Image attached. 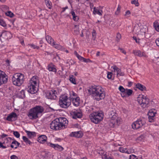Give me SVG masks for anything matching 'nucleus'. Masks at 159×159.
<instances>
[{"label":"nucleus","mask_w":159,"mask_h":159,"mask_svg":"<svg viewBox=\"0 0 159 159\" xmlns=\"http://www.w3.org/2000/svg\"><path fill=\"white\" fill-rule=\"evenodd\" d=\"M90 95L94 100L97 101L103 99L105 93L102 88L99 85H94L90 87Z\"/></svg>","instance_id":"obj_1"},{"label":"nucleus","mask_w":159,"mask_h":159,"mask_svg":"<svg viewBox=\"0 0 159 159\" xmlns=\"http://www.w3.org/2000/svg\"><path fill=\"white\" fill-rule=\"evenodd\" d=\"M68 121L65 118L60 117L52 121L50 124L51 129L56 130L64 129L66 127Z\"/></svg>","instance_id":"obj_2"},{"label":"nucleus","mask_w":159,"mask_h":159,"mask_svg":"<svg viewBox=\"0 0 159 159\" xmlns=\"http://www.w3.org/2000/svg\"><path fill=\"white\" fill-rule=\"evenodd\" d=\"M43 111L44 108L43 107L36 106L30 110L28 116L31 120L36 119L39 117V115L41 114Z\"/></svg>","instance_id":"obj_3"},{"label":"nucleus","mask_w":159,"mask_h":159,"mask_svg":"<svg viewBox=\"0 0 159 159\" xmlns=\"http://www.w3.org/2000/svg\"><path fill=\"white\" fill-rule=\"evenodd\" d=\"M109 118L110 119L109 125L111 127L114 128L116 125H118L120 123L119 118H117V116L115 112L111 111L108 114Z\"/></svg>","instance_id":"obj_4"},{"label":"nucleus","mask_w":159,"mask_h":159,"mask_svg":"<svg viewBox=\"0 0 159 159\" xmlns=\"http://www.w3.org/2000/svg\"><path fill=\"white\" fill-rule=\"evenodd\" d=\"M12 80L14 85L19 86L24 83L25 80L24 76L20 73H15L13 75Z\"/></svg>","instance_id":"obj_5"},{"label":"nucleus","mask_w":159,"mask_h":159,"mask_svg":"<svg viewBox=\"0 0 159 159\" xmlns=\"http://www.w3.org/2000/svg\"><path fill=\"white\" fill-rule=\"evenodd\" d=\"M59 104L60 106L63 108L68 107L71 104V99L65 95H62L59 100Z\"/></svg>","instance_id":"obj_6"},{"label":"nucleus","mask_w":159,"mask_h":159,"mask_svg":"<svg viewBox=\"0 0 159 159\" xmlns=\"http://www.w3.org/2000/svg\"><path fill=\"white\" fill-rule=\"evenodd\" d=\"M103 115L102 113L94 112L91 113L90 115V119L91 121L97 124L103 119Z\"/></svg>","instance_id":"obj_7"},{"label":"nucleus","mask_w":159,"mask_h":159,"mask_svg":"<svg viewBox=\"0 0 159 159\" xmlns=\"http://www.w3.org/2000/svg\"><path fill=\"white\" fill-rule=\"evenodd\" d=\"M138 102L141 107L144 108L149 103V99L145 96L142 95H140L137 98Z\"/></svg>","instance_id":"obj_8"},{"label":"nucleus","mask_w":159,"mask_h":159,"mask_svg":"<svg viewBox=\"0 0 159 159\" xmlns=\"http://www.w3.org/2000/svg\"><path fill=\"white\" fill-rule=\"evenodd\" d=\"M145 124V121L144 119H139L132 124V127L134 129H138L142 127Z\"/></svg>","instance_id":"obj_9"},{"label":"nucleus","mask_w":159,"mask_h":159,"mask_svg":"<svg viewBox=\"0 0 159 159\" xmlns=\"http://www.w3.org/2000/svg\"><path fill=\"white\" fill-rule=\"evenodd\" d=\"M70 113L72 117L75 119L81 118L82 116V112L80 109L73 110Z\"/></svg>","instance_id":"obj_10"},{"label":"nucleus","mask_w":159,"mask_h":159,"mask_svg":"<svg viewBox=\"0 0 159 159\" xmlns=\"http://www.w3.org/2000/svg\"><path fill=\"white\" fill-rule=\"evenodd\" d=\"M57 91L52 89L47 93L46 96L47 98L51 99H55L57 98Z\"/></svg>","instance_id":"obj_11"},{"label":"nucleus","mask_w":159,"mask_h":159,"mask_svg":"<svg viewBox=\"0 0 159 159\" xmlns=\"http://www.w3.org/2000/svg\"><path fill=\"white\" fill-rule=\"evenodd\" d=\"M8 76L5 73L0 70V85L7 81Z\"/></svg>","instance_id":"obj_12"},{"label":"nucleus","mask_w":159,"mask_h":159,"mask_svg":"<svg viewBox=\"0 0 159 159\" xmlns=\"http://www.w3.org/2000/svg\"><path fill=\"white\" fill-rule=\"evenodd\" d=\"M112 68V71L113 72L114 74H116L117 76H123L124 75V73L122 72L121 70L116 66H114L111 67Z\"/></svg>","instance_id":"obj_13"},{"label":"nucleus","mask_w":159,"mask_h":159,"mask_svg":"<svg viewBox=\"0 0 159 159\" xmlns=\"http://www.w3.org/2000/svg\"><path fill=\"white\" fill-rule=\"evenodd\" d=\"M47 143L48 146L54 148V149L57 150L62 151L64 149L62 147L58 144H55L50 142H47Z\"/></svg>","instance_id":"obj_14"},{"label":"nucleus","mask_w":159,"mask_h":159,"mask_svg":"<svg viewBox=\"0 0 159 159\" xmlns=\"http://www.w3.org/2000/svg\"><path fill=\"white\" fill-rule=\"evenodd\" d=\"M27 91L31 94H33L37 91V87L33 85L28 84Z\"/></svg>","instance_id":"obj_15"},{"label":"nucleus","mask_w":159,"mask_h":159,"mask_svg":"<svg viewBox=\"0 0 159 159\" xmlns=\"http://www.w3.org/2000/svg\"><path fill=\"white\" fill-rule=\"evenodd\" d=\"M39 82L38 77L36 76H34L32 78L28 84L37 87Z\"/></svg>","instance_id":"obj_16"},{"label":"nucleus","mask_w":159,"mask_h":159,"mask_svg":"<svg viewBox=\"0 0 159 159\" xmlns=\"http://www.w3.org/2000/svg\"><path fill=\"white\" fill-rule=\"evenodd\" d=\"M70 136L71 137H74L77 138L81 137L83 136V134L81 131L72 132L70 134Z\"/></svg>","instance_id":"obj_17"},{"label":"nucleus","mask_w":159,"mask_h":159,"mask_svg":"<svg viewBox=\"0 0 159 159\" xmlns=\"http://www.w3.org/2000/svg\"><path fill=\"white\" fill-rule=\"evenodd\" d=\"M133 53L134 54L135 56L139 57H147V55L144 52H141L139 50H134L133 51Z\"/></svg>","instance_id":"obj_18"},{"label":"nucleus","mask_w":159,"mask_h":159,"mask_svg":"<svg viewBox=\"0 0 159 159\" xmlns=\"http://www.w3.org/2000/svg\"><path fill=\"white\" fill-rule=\"evenodd\" d=\"M119 150L121 152L125 153L127 154H130L134 151L133 150L131 149H127L123 147H120L119 149Z\"/></svg>","instance_id":"obj_19"},{"label":"nucleus","mask_w":159,"mask_h":159,"mask_svg":"<svg viewBox=\"0 0 159 159\" xmlns=\"http://www.w3.org/2000/svg\"><path fill=\"white\" fill-rule=\"evenodd\" d=\"M48 69L50 71L56 73L57 70L55 66L52 63H51L48 66Z\"/></svg>","instance_id":"obj_20"},{"label":"nucleus","mask_w":159,"mask_h":159,"mask_svg":"<svg viewBox=\"0 0 159 159\" xmlns=\"http://www.w3.org/2000/svg\"><path fill=\"white\" fill-rule=\"evenodd\" d=\"M71 101L72 102L74 106L77 107L80 105V98L78 97L75 98H72L71 99Z\"/></svg>","instance_id":"obj_21"},{"label":"nucleus","mask_w":159,"mask_h":159,"mask_svg":"<svg viewBox=\"0 0 159 159\" xmlns=\"http://www.w3.org/2000/svg\"><path fill=\"white\" fill-rule=\"evenodd\" d=\"M47 137L44 135H43L39 136L38 139V141L41 143H44L47 140Z\"/></svg>","instance_id":"obj_22"},{"label":"nucleus","mask_w":159,"mask_h":159,"mask_svg":"<svg viewBox=\"0 0 159 159\" xmlns=\"http://www.w3.org/2000/svg\"><path fill=\"white\" fill-rule=\"evenodd\" d=\"M93 14L94 15L98 14L100 16L102 15L103 11L102 10H99L97 8L94 7L93 9Z\"/></svg>","instance_id":"obj_23"},{"label":"nucleus","mask_w":159,"mask_h":159,"mask_svg":"<svg viewBox=\"0 0 159 159\" xmlns=\"http://www.w3.org/2000/svg\"><path fill=\"white\" fill-rule=\"evenodd\" d=\"M17 117V115L14 112H12L8 116L7 118V120L9 121H12V119Z\"/></svg>","instance_id":"obj_24"},{"label":"nucleus","mask_w":159,"mask_h":159,"mask_svg":"<svg viewBox=\"0 0 159 159\" xmlns=\"http://www.w3.org/2000/svg\"><path fill=\"white\" fill-rule=\"evenodd\" d=\"M46 39L47 42L52 45H54V42L52 38L50 36L48 35L46 37Z\"/></svg>","instance_id":"obj_25"},{"label":"nucleus","mask_w":159,"mask_h":159,"mask_svg":"<svg viewBox=\"0 0 159 159\" xmlns=\"http://www.w3.org/2000/svg\"><path fill=\"white\" fill-rule=\"evenodd\" d=\"M156 114V112H153L152 111H150L148 113L149 116V121L150 122H152V120H153V118L155 116V115Z\"/></svg>","instance_id":"obj_26"},{"label":"nucleus","mask_w":159,"mask_h":159,"mask_svg":"<svg viewBox=\"0 0 159 159\" xmlns=\"http://www.w3.org/2000/svg\"><path fill=\"white\" fill-rule=\"evenodd\" d=\"M146 31V28H144L142 26L141 27L140 29L138 34L142 35H145Z\"/></svg>","instance_id":"obj_27"},{"label":"nucleus","mask_w":159,"mask_h":159,"mask_svg":"<svg viewBox=\"0 0 159 159\" xmlns=\"http://www.w3.org/2000/svg\"><path fill=\"white\" fill-rule=\"evenodd\" d=\"M136 86L137 88L142 91L145 90L146 89V87L140 84H137Z\"/></svg>","instance_id":"obj_28"},{"label":"nucleus","mask_w":159,"mask_h":159,"mask_svg":"<svg viewBox=\"0 0 159 159\" xmlns=\"http://www.w3.org/2000/svg\"><path fill=\"white\" fill-rule=\"evenodd\" d=\"M69 80L73 84H77L76 82L75 77H74L72 75H70L69 76Z\"/></svg>","instance_id":"obj_29"},{"label":"nucleus","mask_w":159,"mask_h":159,"mask_svg":"<svg viewBox=\"0 0 159 159\" xmlns=\"http://www.w3.org/2000/svg\"><path fill=\"white\" fill-rule=\"evenodd\" d=\"M125 93L127 97L131 95L133 93V91L131 89H126Z\"/></svg>","instance_id":"obj_30"},{"label":"nucleus","mask_w":159,"mask_h":159,"mask_svg":"<svg viewBox=\"0 0 159 159\" xmlns=\"http://www.w3.org/2000/svg\"><path fill=\"white\" fill-rule=\"evenodd\" d=\"M70 97L69 98L71 100L72 99V98H75L78 97L77 94L74 93L73 92H72L70 93Z\"/></svg>","instance_id":"obj_31"},{"label":"nucleus","mask_w":159,"mask_h":159,"mask_svg":"<svg viewBox=\"0 0 159 159\" xmlns=\"http://www.w3.org/2000/svg\"><path fill=\"white\" fill-rule=\"evenodd\" d=\"M71 14L73 16V19L75 21L78 20L79 18L78 16L76 15L75 12L73 11H71Z\"/></svg>","instance_id":"obj_32"},{"label":"nucleus","mask_w":159,"mask_h":159,"mask_svg":"<svg viewBox=\"0 0 159 159\" xmlns=\"http://www.w3.org/2000/svg\"><path fill=\"white\" fill-rule=\"evenodd\" d=\"M153 26L155 30L159 32V23L156 21L153 23Z\"/></svg>","instance_id":"obj_33"},{"label":"nucleus","mask_w":159,"mask_h":159,"mask_svg":"<svg viewBox=\"0 0 159 159\" xmlns=\"http://www.w3.org/2000/svg\"><path fill=\"white\" fill-rule=\"evenodd\" d=\"M45 1L47 7L49 9H51L52 7L51 2L49 0H45Z\"/></svg>","instance_id":"obj_34"},{"label":"nucleus","mask_w":159,"mask_h":159,"mask_svg":"<svg viewBox=\"0 0 159 159\" xmlns=\"http://www.w3.org/2000/svg\"><path fill=\"white\" fill-rule=\"evenodd\" d=\"M26 132L29 138H31L32 137L35 136V133L34 132H31L27 131Z\"/></svg>","instance_id":"obj_35"},{"label":"nucleus","mask_w":159,"mask_h":159,"mask_svg":"<svg viewBox=\"0 0 159 159\" xmlns=\"http://www.w3.org/2000/svg\"><path fill=\"white\" fill-rule=\"evenodd\" d=\"M8 139H9L10 140L12 139L11 138L8 137V138H7V140H8ZM12 140H13V141L11 143V148H14V146L13 144H14L16 146V144H17L16 143H17V141L16 140H15L14 139H12Z\"/></svg>","instance_id":"obj_36"},{"label":"nucleus","mask_w":159,"mask_h":159,"mask_svg":"<svg viewBox=\"0 0 159 159\" xmlns=\"http://www.w3.org/2000/svg\"><path fill=\"white\" fill-rule=\"evenodd\" d=\"M74 54L76 56L77 58L80 60V61H82V59H83V57H81L80 56L77 52L76 51H75L74 52Z\"/></svg>","instance_id":"obj_37"},{"label":"nucleus","mask_w":159,"mask_h":159,"mask_svg":"<svg viewBox=\"0 0 159 159\" xmlns=\"http://www.w3.org/2000/svg\"><path fill=\"white\" fill-rule=\"evenodd\" d=\"M74 54L76 56L77 58L80 60V61H82V59H83V57H81L80 56L77 52L76 51H75L74 52Z\"/></svg>","instance_id":"obj_38"},{"label":"nucleus","mask_w":159,"mask_h":159,"mask_svg":"<svg viewBox=\"0 0 159 159\" xmlns=\"http://www.w3.org/2000/svg\"><path fill=\"white\" fill-rule=\"evenodd\" d=\"M24 141L26 143H28L30 145L32 143L28 139L26 138V137L25 136H23L22 137Z\"/></svg>","instance_id":"obj_39"},{"label":"nucleus","mask_w":159,"mask_h":159,"mask_svg":"<svg viewBox=\"0 0 159 159\" xmlns=\"http://www.w3.org/2000/svg\"><path fill=\"white\" fill-rule=\"evenodd\" d=\"M20 95H19V96L20 98H24L25 97V92L24 90H21L20 92Z\"/></svg>","instance_id":"obj_40"},{"label":"nucleus","mask_w":159,"mask_h":159,"mask_svg":"<svg viewBox=\"0 0 159 159\" xmlns=\"http://www.w3.org/2000/svg\"><path fill=\"white\" fill-rule=\"evenodd\" d=\"M141 27H140L138 25H135L134 28V30L136 31L137 33L139 32V31Z\"/></svg>","instance_id":"obj_41"},{"label":"nucleus","mask_w":159,"mask_h":159,"mask_svg":"<svg viewBox=\"0 0 159 159\" xmlns=\"http://www.w3.org/2000/svg\"><path fill=\"white\" fill-rule=\"evenodd\" d=\"M92 39L94 40L95 39L96 35V31L95 30H93V31L92 32Z\"/></svg>","instance_id":"obj_42"},{"label":"nucleus","mask_w":159,"mask_h":159,"mask_svg":"<svg viewBox=\"0 0 159 159\" xmlns=\"http://www.w3.org/2000/svg\"><path fill=\"white\" fill-rule=\"evenodd\" d=\"M0 25L6 27L7 26V24L2 19L0 18Z\"/></svg>","instance_id":"obj_43"},{"label":"nucleus","mask_w":159,"mask_h":159,"mask_svg":"<svg viewBox=\"0 0 159 159\" xmlns=\"http://www.w3.org/2000/svg\"><path fill=\"white\" fill-rule=\"evenodd\" d=\"M131 3L132 4H134L136 6L138 7L139 5V4L138 2V0H134L131 1Z\"/></svg>","instance_id":"obj_44"},{"label":"nucleus","mask_w":159,"mask_h":159,"mask_svg":"<svg viewBox=\"0 0 159 159\" xmlns=\"http://www.w3.org/2000/svg\"><path fill=\"white\" fill-rule=\"evenodd\" d=\"M5 143L3 142V143H1L0 142V148H2L3 149L6 148L7 147L5 145Z\"/></svg>","instance_id":"obj_45"},{"label":"nucleus","mask_w":159,"mask_h":159,"mask_svg":"<svg viewBox=\"0 0 159 159\" xmlns=\"http://www.w3.org/2000/svg\"><path fill=\"white\" fill-rule=\"evenodd\" d=\"M5 14L7 16L11 17H12L14 16V14L10 11H9L7 12H6Z\"/></svg>","instance_id":"obj_46"},{"label":"nucleus","mask_w":159,"mask_h":159,"mask_svg":"<svg viewBox=\"0 0 159 159\" xmlns=\"http://www.w3.org/2000/svg\"><path fill=\"white\" fill-rule=\"evenodd\" d=\"M13 134L17 138H19L20 136V134L17 131H13Z\"/></svg>","instance_id":"obj_47"},{"label":"nucleus","mask_w":159,"mask_h":159,"mask_svg":"<svg viewBox=\"0 0 159 159\" xmlns=\"http://www.w3.org/2000/svg\"><path fill=\"white\" fill-rule=\"evenodd\" d=\"M28 45L30 46L32 48H33L34 49H39V47L34 44H28Z\"/></svg>","instance_id":"obj_48"},{"label":"nucleus","mask_w":159,"mask_h":159,"mask_svg":"<svg viewBox=\"0 0 159 159\" xmlns=\"http://www.w3.org/2000/svg\"><path fill=\"white\" fill-rule=\"evenodd\" d=\"M102 158L103 159H108L109 157L107 156L106 153H103L102 155Z\"/></svg>","instance_id":"obj_49"},{"label":"nucleus","mask_w":159,"mask_h":159,"mask_svg":"<svg viewBox=\"0 0 159 159\" xmlns=\"http://www.w3.org/2000/svg\"><path fill=\"white\" fill-rule=\"evenodd\" d=\"M120 8H121V7H120V6L119 5L117 7V10L115 12V14L116 15H118L119 14V13L120 12Z\"/></svg>","instance_id":"obj_50"},{"label":"nucleus","mask_w":159,"mask_h":159,"mask_svg":"<svg viewBox=\"0 0 159 159\" xmlns=\"http://www.w3.org/2000/svg\"><path fill=\"white\" fill-rule=\"evenodd\" d=\"M119 89L121 93L125 92V89L122 86H119Z\"/></svg>","instance_id":"obj_51"},{"label":"nucleus","mask_w":159,"mask_h":159,"mask_svg":"<svg viewBox=\"0 0 159 159\" xmlns=\"http://www.w3.org/2000/svg\"><path fill=\"white\" fill-rule=\"evenodd\" d=\"M112 73L111 72H108L107 74V77L108 79H111V78Z\"/></svg>","instance_id":"obj_52"},{"label":"nucleus","mask_w":159,"mask_h":159,"mask_svg":"<svg viewBox=\"0 0 159 159\" xmlns=\"http://www.w3.org/2000/svg\"><path fill=\"white\" fill-rule=\"evenodd\" d=\"M84 4L87 7L89 5V0H84Z\"/></svg>","instance_id":"obj_53"},{"label":"nucleus","mask_w":159,"mask_h":159,"mask_svg":"<svg viewBox=\"0 0 159 159\" xmlns=\"http://www.w3.org/2000/svg\"><path fill=\"white\" fill-rule=\"evenodd\" d=\"M53 46H54V47L55 48L58 49H60L61 48V46L60 45L57 44H55V43H54V45H53Z\"/></svg>","instance_id":"obj_54"},{"label":"nucleus","mask_w":159,"mask_h":159,"mask_svg":"<svg viewBox=\"0 0 159 159\" xmlns=\"http://www.w3.org/2000/svg\"><path fill=\"white\" fill-rule=\"evenodd\" d=\"M78 26L77 25H75V29L76 30H74V32H75V33L76 34H78L79 33V31L77 30V29H78Z\"/></svg>","instance_id":"obj_55"},{"label":"nucleus","mask_w":159,"mask_h":159,"mask_svg":"<svg viewBox=\"0 0 159 159\" xmlns=\"http://www.w3.org/2000/svg\"><path fill=\"white\" fill-rule=\"evenodd\" d=\"M116 38L117 40V41H118L121 38V34L119 33L117 34L116 36Z\"/></svg>","instance_id":"obj_56"},{"label":"nucleus","mask_w":159,"mask_h":159,"mask_svg":"<svg viewBox=\"0 0 159 159\" xmlns=\"http://www.w3.org/2000/svg\"><path fill=\"white\" fill-rule=\"evenodd\" d=\"M133 39L135 41L136 43H140L139 40H140V39H137L136 37L134 36L133 37Z\"/></svg>","instance_id":"obj_57"},{"label":"nucleus","mask_w":159,"mask_h":159,"mask_svg":"<svg viewBox=\"0 0 159 159\" xmlns=\"http://www.w3.org/2000/svg\"><path fill=\"white\" fill-rule=\"evenodd\" d=\"M130 14V11L129 10H128L126 12L125 14L124 15L125 16H127V17H129Z\"/></svg>","instance_id":"obj_58"},{"label":"nucleus","mask_w":159,"mask_h":159,"mask_svg":"<svg viewBox=\"0 0 159 159\" xmlns=\"http://www.w3.org/2000/svg\"><path fill=\"white\" fill-rule=\"evenodd\" d=\"M130 159H138V158L135 156L132 155L130 156Z\"/></svg>","instance_id":"obj_59"},{"label":"nucleus","mask_w":159,"mask_h":159,"mask_svg":"<svg viewBox=\"0 0 159 159\" xmlns=\"http://www.w3.org/2000/svg\"><path fill=\"white\" fill-rule=\"evenodd\" d=\"M11 159H18V157L15 155H12L11 156Z\"/></svg>","instance_id":"obj_60"},{"label":"nucleus","mask_w":159,"mask_h":159,"mask_svg":"<svg viewBox=\"0 0 159 159\" xmlns=\"http://www.w3.org/2000/svg\"><path fill=\"white\" fill-rule=\"evenodd\" d=\"M155 43L157 46H159V38L156 39Z\"/></svg>","instance_id":"obj_61"},{"label":"nucleus","mask_w":159,"mask_h":159,"mask_svg":"<svg viewBox=\"0 0 159 159\" xmlns=\"http://www.w3.org/2000/svg\"><path fill=\"white\" fill-rule=\"evenodd\" d=\"M2 7L3 10H8V7L5 5L2 6Z\"/></svg>","instance_id":"obj_62"},{"label":"nucleus","mask_w":159,"mask_h":159,"mask_svg":"<svg viewBox=\"0 0 159 159\" xmlns=\"http://www.w3.org/2000/svg\"><path fill=\"white\" fill-rule=\"evenodd\" d=\"M89 59H86L83 57V59H82V61H83L84 62H88L89 61Z\"/></svg>","instance_id":"obj_63"},{"label":"nucleus","mask_w":159,"mask_h":159,"mask_svg":"<svg viewBox=\"0 0 159 159\" xmlns=\"http://www.w3.org/2000/svg\"><path fill=\"white\" fill-rule=\"evenodd\" d=\"M121 96L122 97H127L126 96V93H125V92H123L121 94Z\"/></svg>","instance_id":"obj_64"}]
</instances>
